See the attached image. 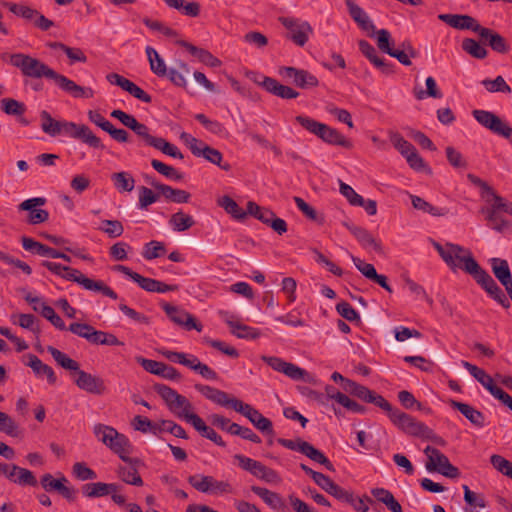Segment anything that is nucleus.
<instances>
[{"label":"nucleus","mask_w":512,"mask_h":512,"mask_svg":"<svg viewBox=\"0 0 512 512\" xmlns=\"http://www.w3.org/2000/svg\"><path fill=\"white\" fill-rule=\"evenodd\" d=\"M40 118L41 129L51 137L63 133L70 138L81 141L93 149H105L101 139L96 136L87 125L70 121H57L53 119L46 110L41 111Z\"/></svg>","instance_id":"1"},{"label":"nucleus","mask_w":512,"mask_h":512,"mask_svg":"<svg viewBox=\"0 0 512 512\" xmlns=\"http://www.w3.org/2000/svg\"><path fill=\"white\" fill-rule=\"evenodd\" d=\"M47 351L62 368L76 372L75 384L79 389L94 395H102L106 392L107 388L101 377L81 370L76 360L71 359L53 346H48Z\"/></svg>","instance_id":"2"},{"label":"nucleus","mask_w":512,"mask_h":512,"mask_svg":"<svg viewBox=\"0 0 512 512\" xmlns=\"http://www.w3.org/2000/svg\"><path fill=\"white\" fill-rule=\"evenodd\" d=\"M93 432L100 442L117 454L124 462L130 464L133 462L140 463L139 459L128 456L131 452L130 441L124 434L119 433L115 428L99 423L94 426Z\"/></svg>","instance_id":"3"},{"label":"nucleus","mask_w":512,"mask_h":512,"mask_svg":"<svg viewBox=\"0 0 512 512\" xmlns=\"http://www.w3.org/2000/svg\"><path fill=\"white\" fill-rule=\"evenodd\" d=\"M465 272L470 274L478 285L486 291V293L499 303L502 307L508 309L510 301L504 291L497 285L491 275L484 270L474 258H468L465 261Z\"/></svg>","instance_id":"4"},{"label":"nucleus","mask_w":512,"mask_h":512,"mask_svg":"<svg viewBox=\"0 0 512 512\" xmlns=\"http://www.w3.org/2000/svg\"><path fill=\"white\" fill-rule=\"evenodd\" d=\"M10 64L18 68L22 75L29 78H42L52 80L55 70L50 68L47 64L24 53H13L10 56Z\"/></svg>","instance_id":"5"},{"label":"nucleus","mask_w":512,"mask_h":512,"mask_svg":"<svg viewBox=\"0 0 512 512\" xmlns=\"http://www.w3.org/2000/svg\"><path fill=\"white\" fill-rule=\"evenodd\" d=\"M154 391L163 399L169 410L178 418L186 421L185 415L193 414V406L190 401L176 390L164 384H154Z\"/></svg>","instance_id":"6"},{"label":"nucleus","mask_w":512,"mask_h":512,"mask_svg":"<svg viewBox=\"0 0 512 512\" xmlns=\"http://www.w3.org/2000/svg\"><path fill=\"white\" fill-rule=\"evenodd\" d=\"M485 200L490 204L488 208H482V213L486 214L488 225L499 232L508 228V221L502 217L503 213L508 212V205L504 202L503 198L496 195L492 189V193L485 194Z\"/></svg>","instance_id":"7"},{"label":"nucleus","mask_w":512,"mask_h":512,"mask_svg":"<svg viewBox=\"0 0 512 512\" xmlns=\"http://www.w3.org/2000/svg\"><path fill=\"white\" fill-rule=\"evenodd\" d=\"M462 366L496 399L500 400L504 405L512 410V397L502 388L497 386L490 375H488L482 368H479L468 361H462Z\"/></svg>","instance_id":"8"},{"label":"nucleus","mask_w":512,"mask_h":512,"mask_svg":"<svg viewBox=\"0 0 512 512\" xmlns=\"http://www.w3.org/2000/svg\"><path fill=\"white\" fill-rule=\"evenodd\" d=\"M424 453L427 456V462L425 466L428 471L438 472L439 474L451 479L459 477V469L452 465L448 457L440 450L432 446H427L424 449Z\"/></svg>","instance_id":"9"},{"label":"nucleus","mask_w":512,"mask_h":512,"mask_svg":"<svg viewBox=\"0 0 512 512\" xmlns=\"http://www.w3.org/2000/svg\"><path fill=\"white\" fill-rule=\"evenodd\" d=\"M62 278L67 281L75 282L86 290L99 292L111 299L116 300L118 298L116 292L107 286L103 281L90 279L75 268L67 266Z\"/></svg>","instance_id":"10"},{"label":"nucleus","mask_w":512,"mask_h":512,"mask_svg":"<svg viewBox=\"0 0 512 512\" xmlns=\"http://www.w3.org/2000/svg\"><path fill=\"white\" fill-rule=\"evenodd\" d=\"M262 361L265 362L267 365H269L273 370L277 372H281L285 374L287 377H289L292 380H303L308 383H315V378L313 375L308 373L303 368L290 363L286 362L283 359L276 357V356H262Z\"/></svg>","instance_id":"11"},{"label":"nucleus","mask_w":512,"mask_h":512,"mask_svg":"<svg viewBox=\"0 0 512 512\" xmlns=\"http://www.w3.org/2000/svg\"><path fill=\"white\" fill-rule=\"evenodd\" d=\"M472 116L481 126L490 130L492 133L506 139L512 136V127L493 112L475 109L472 111Z\"/></svg>","instance_id":"12"},{"label":"nucleus","mask_w":512,"mask_h":512,"mask_svg":"<svg viewBox=\"0 0 512 512\" xmlns=\"http://www.w3.org/2000/svg\"><path fill=\"white\" fill-rule=\"evenodd\" d=\"M247 215H251L263 224L271 227L279 235H283L288 230L285 220L277 217L272 210L261 207L253 201L247 202Z\"/></svg>","instance_id":"13"},{"label":"nucleus","mask_w":512,"mask_h":512,"mask_svg":"<svg viewBox=\"0 0 512 512\" xmlns=\"http://www.w3.org/2000/svg\"><path fill=\"white\" fill-rule=\"evenodd\" d=\"M120 486L117 483L91 482L82 485L81 492L87 498H99L111 495V499L117 505H124L125 496L118 494Z\"/></svg>","instance_id":"14"},{"label":"nucleus","mask_w":512,"mask_h":512,"mask_svg":"<svg viewBox=\"0 0 512 512\" xmlns=\"http://www.w3.org/2000/svg\"><path fill=\"white\" fill-rule=\"evenodd\" d=\"M189 484L199 492L207 494L231 493L232 487L226 481H218L212 476L192 475L188 477Z\"/></svg>","instance_id":"15"},{"label":"nucleus","mask_w":512,"mask_h":512,"mask_svg":"<svg viewBox=\"0 0 512 512\" xmlns=\"http://www.w3.org/2000/svg\"><path fill=\"white\" fill-rule=\"evenodd\" d=\"M279 20L288 30V39L292 40L300 47H303L307 43L309 36L313 32L312 27L308 22L290 17H281Z\"/></svg>","instance_id":"16"},{"label":"nucleus","mask_w":512,"mask_h":512,"mask_svg":"<svg viewBox=\"0 0 512 512\" xmlns=\"http://www.w3.org/2000/svg\"><path fill=\"white\" fill-rule=\"evenodd\" d=\"M279 74L301 89H310L319 85L317 77L304 69L283 66L279 69Z\"/></svg>","instance_id":"17"},{"label":"nucleus","mask_w":512,"mask_h":512,"mask_svg":"<svg viewBox=\"0 0 512 512\" xmlns=\"http://www.w3.org/2000/svg\"><path fill=\"white\" fill-rule=\"evenodd\" d=\"M389 419L403 433L418 438L421 437L426 426L425 423L418 421L416 418L398 408L395 412H392Z\"/></svg>","instance_id":"18"},{"label":"nucleus","mask_w":512,"mask_h":512,"mask_svg":"<svg viewBox=\"0 0 512 512\" xmlns=\"http://www.w3.org/2000/svg\"><path fill=\"white\" fill-rule=\"evenodd\" d=\"M234 458L238 461L239 466L243 470L250 472L253 476L261 480L270 483L278 479L277 472L265 466L260 461L254 460L252 458L240 454L235 455Z\"/></svg>","instance_id":"19"},{"label":"nucleus","mask_w":512,"mask_h":512,"mask_svg":"<svg viewBox=\"0 0 512 512\" xmlns=\"http://www.w3.org/2000/svg\"><path fill=\"white\" fill-rule=\"evenodd\" d=\"M160 306L173 323L185 327L188 331L192 329H195L198 332L202 331L203 326L200 323H197L195 318L184 309L167 302L160 303Z\"/></svg>","instance_id":"20"},{"label":"nucleus","mask_w":512,"mask_h":512,"mask_svg":"<svg viewBox=\"0 0 512 512\" xmlns=\"http://www.w3.org/2000/svg\"><path fill=\"white\" fill-rule=\"evenodd\" d=\"M238 413L245 416L261 433L273 437L275 435L272 421L264 417L257 409L247 403H239Z\"/></svg>","instance_id":"21"},{"label":"nucleus","mask_w":512,"mask_h":512,"mask_svg":"<svg viewBox=\"0 0 512 512\" xmlns=\"http://www.w3.org/2000/svg\"><path fill=\"white\" fill-rule=\"evenodd\" d=\"M444 262L452 269L461 268L465 271V261L468 258H474L469 250H465L462 246L447 243L444 254L441 255Z\"/></svg>","instance_id":"22"},{"label":"nucleus","mask_w":512,"mask_h":512,"mask_svg":"<svg viewBox=\"0 0 512 512\" xmlns=\"http://www.w3.org/2000/svg\"><path fill=\"white\" fill-rule=\"evenodd\" d=\"M52 81L64 92L75 98H92L94 91L90 87H83L76 84L73 80L55 71Z\"/></svg>","instance_id":"23"},{"label":"nucleus","mask_w":512,"mask_h":512,"mask_svg":"<svg viewBox=\"0 0 512 512\" xmlns=\"http://www.w3.org/2000/svg\"><path fill=\"white\" fill-rule=\"evenodd\" d=\"M46 199L43 197H35L24 200L19 204L18 209L22 211H29L28 223L36 225L48 220L49 213L44 209H37V206H43Z\"/></svg>","instance_id":"24"},{"label":"nucleus","mask_w":512,"mask_h":512,"mask_svg":"<svg viewBox=\"0 0 512 512\" xmlns=\"http://www.w3.org/2000/svg\"><path fill=\"white\" fill-rule=\"evenodd\" d=\"M358 46L361 53L383 74L391 75L394 73L393 64L386 62L384 58L380 57L375 47L368 41L360 40Z\"/></svg>","instance_id":"25"},{"label":"nucleus","mask_w":512,"mask_h":512,"mask_svg":"<svg viewBox=\"0 0 512 512\" xmlns=\"http://www.w3.org/2000/svg\"><path fill=\"white\" fill-rule=\"evenodd\" d=\"M490 264L493 274L505 287L509 297L512 298V275L508 261L501 258H491Z\"/></svg>","instance_id":"26"},{"label":"nucleus","mask_w":512,"mask_h":512,"mask_svg":"<svg viewBox=\"0 0 512 512\" xmlns=\"http://www.w3.org/2000/svg\"><path fill=\"white\" fill-rule=\"evenodd\" d=\"M438 18L453 28L460 30H471L475 33L478 32L481 26L476 19L469 15L440 14Z\"/></svg>","instance_id":"27"},{"label":"nucleus","mask_w":512,"mask_h":512,"mask_svg":"<svg viewBox=\"0 0 512 512\" xmlns=\"http://www.w3.org/2000/svg\"><path fill=\"white\" fill-rule=\"evenodd\" d=\"M185 416L186 422L191 424L194 429L201 434L202 437L211 440L220 447L226 446V443L223 441L222 437L214 429L207 426L199 415L193 413L192 415Z\"/></svg>","instance_id":"28"},{"label":"nucleus","mask_w":512,"mask_h":512,"mask_svg":"<svg viewBox=\"0 0 512 512\" xmlns=\"http://www.w3.org/2000/svg\"><path fill=\"white\" fill-rule=\"evenodd\" d=\"M196 157H202L208 162L217 165L219 168H221L224 171H230L231 165L228 162H223V155L222 153L207 145L205 142L202 141V145H199L198 148L193 153Z\"/></svg>","instance_id":"29"},{"label":"nucleus","mask_w":512,"mask_h":512,"mask_svg":"<svg viewBox=\"0 0 512 512\" xmlns=\"http://www.w3.org/2000/svg\"><path fill=\"white\" fill-rule=\"evenodd\" d=\"M263 88L282 99H294L299 96V92L295 89L279 83L276 79L271 77H261Z\"/></svg>","instance_id":"30"},{"label":"nucleus","mask_w":512,"mask_h":512,"mask_svg":"<svg viewBox=\"0 0 512 512\" xmlns=\"http://www.w3.org/2000/svg\"><path fill=\"white\" fill-rule=\"evenodd\" d=\"M179 46L185 48L192 56L196 57L201 63L216 68L221 65V61L213 56L208 50L199 48L185 40L176 42Z\"/></svg>","instance_id":"31"},{"label":"nucleus","mask_w":512,"mask_h":512,"mask_svg":"<svg viewBox=\"0 0 512 512\" xmlns=\"http://www.w3.org/2000/svg\"><path fill=\"white\" fill-rule=\"evenodd\" d=\"M477 33L481 40L487 43L495 52L507 53L509 51V45L506 40L493 30L480 26Z\"/></svg>","instance_id":"32"},{"label":"nucleus","mask_w":512,"mask_h":512,"mask_svg":"<svg viewBox=\"0 0 512 512\" xmlns=\"http://www.w3.org/2000/svg\"><path fill=\"white\" fill-rule=\"evenodd\" d=\"M150 185L166 200L174 203H187L191 197V194L185 190L176 189L160 182H150Z\"/></svg>","instance_id":"33"},{"label":"nucleus","mask_w":512,"mask_h":512,"mask_svg":"<svg viewBox=\"0 0 512 512\" xmlns=\"http://www.w3.org/2000/svg\"><path fill=\"white\" fill-rule=\"evenodd\" d=\"M349 15L365 31H375V25L370 20L368 14L353 0H346Z\"/></svg>","instance_id":"34"},{"label":"nucleus","mask_w":512,"mask_h":512,"mask_svg":"<svg viewBox=\"0 0 512 512\" xmlns=\"http://www.w3.org/2000/svg\"><path fill=\"white\" fill-rule=\"evenodd\" d=\"M322 141L336 146H342L344 148H352V142L346 139L338 130L332 128L326 124H323L319 134L317 135Z\"/></svg>","instance_id":"35"},{"label":"nucleus","mask_w":512,"mask_h":512,"mask_svg":"<svg viewBox=\"0 0 512 512\" xmlns=\"http://www.w3.org/2000/svg\"><path fill=\"white\" fill-rule=\"evenodd\" d=\"M114 270L131 278L143 290H145L147 292H155L156 291V287L158 285L159 280L144 277V276L140 275L139 273L132 271L129 267L124 266V265H115Z\"/></svg>","instance_id":"36"},{"label":"nucleus","mask_w":512,"mask_h":512,"mask_svg":"<svg viewBox=\"0 0 512 512\" xmlns=\"http://www.w3.org/2000/svg\"><path fill=\"white\" fill-rule=\"evenodd\" d=\"M450 406L458 410L473 425L477 427H483L485 425V417L483 413L479 410H476L471 405L458 402L456 400H450Z\"/></svg>","instance_id":"37"},{"label":"nucleus","mask_w":512,"mask_h":512,"mask_svg":"<svg viewBox=\"0 0 512 512\" xmlns=\"http://www.w3.org/2000/svg\"><path fill=\"white\" fill-rule=\"evenodd\" d=\"M251 491L259 496L273 510L283 511L286 508L283 498L276 492L259 486H252Z\"/></svg>","instance_id":"38"},{"label":"nucleus","mask_w":512,"mask_h":512,"mask_svg":"<svg viewBox=\"0 0 512 512\" xmlns=\"http://www.w3.org/2000/svg\"><path fill=\"white\" fill-rule=\"evenodd\" d=\"M27 358L28 362L26 365L33 370L36 376L40 377L45 375L48 383L51 385H54L57 382V377L52 367L44 364L36 355L28 354Z\"/></svg>","instance_id":"39"},{"label":"nucleus","mask_w":512,"mask_h":512,"mask_svg":"<svg viewBox=\"0 0 512 512\" xmlns=\"http://www.w3.org/2000/svg\"><path fill=\"white\" fill-rule=\"evenodd\" d=\"M370 492L378 502L383 503L391 512H403L402 506L389 490L372 488Z\"/></svg>","instance_id":"40"},{"label":"nucleus","mask_w":512,"mask_h":512,"mask_svg":"<svg viewBox=\"0 0 512 512\" xmlns=\"http://www.w3.org/2000/svg\"><path fill=\"white\" fill-rule=\"evenodd\" d=\"M351 233L361 244L362 247H372L375 252L382 253L381 243L377 241L367 229L360 226L353 227L351 229Z\"/></svg>","instance_id":"41"},{"label":"nucleus","mask_w":512,"mask_h":512,"mask_svg":"<svg viewBox=\"0 0 512 512\" xmlns=\"http://www.w3.org/2000/svg\"><path fill=\"white\" fill-rule=\"evenodd\" d=\"M129 466H119L117 470L118 477L125 483L134 485V486H142L143 480L137 471V464L133 462L132 464L128 463Z\"/></svg>","instance_id":"42"},{"label":"nucleus","mask_w":512,"mask_h":512,"mask_svg":"<svg viewBox=\"0 0 512 512\" xmlns=\"http://www.w3.org/2000/svg\"><path fill=\"white\" fill-rule=\"evenodd\" d=\"M145 52L151 71L158 77H165L167 75L168 68L159 53L151 46H147Z\"/></svg>","instance_id":"43"},{"label":"nucleus","mask_w":512,"mask_h":512,"mask_svg":"<svg viewBox=\"0 0 512 512\" xmlns=\"http://www.w3.org/2000/svg\"><path fill=\"white\" fill-rule=\"evenodd\" d=\"M301 453L304 454L309 459H311L312 461L323 465L329 471H335L332 462L320 450L316 449L309 442L304 443L301 446Z\"/></svg>","instance_id":"44"},{"label":"nucleus","mask_w":512,"mask_h":512,"mask_svg":"<svg viewBox=\"0 0 512 512\" xmlns=\"http://www.w3.org/2000/svg\"><path fill=\"white\" fill-rule=\"evenodd\" d=\"M177 65L179 70L175 68H170L167 70V75L165 77H167L175 86L186 89L187 81L184 76V73H190V68L188 64L183 61H179Z\"/></svg>","instance_id":"45"},{"label":"nucleus","mask_w":512,"mask_h":512,"mask_svg":"<svg viewBox=\"0 0 512 512\" xmlns=\"http://www.w3.org/2000/svg\"><path fill=\"white\" fill-rule=\"evenodd\" d=\"M426 89L414 87L413 94L417 100H423L426 97L440 99L443 97L442 92L438 89L436 81L433 77L429 76L425 81Z\"/></svg>","instance_id":"46"},{"label":"nucleus","mask_w":512,"mask_h":512,"mask_svg":"<svg viewBox=\"0 0 512 512\" xmlns=\"http://www.w3.org/2000/svg\"><path fill=\"white\" fill-rule=\"evenodd\" d=\"M169 224L176 232H183L194 226L195 221L192 216L183 213L181 210L172 214Z\"/></svg>","instance_id":"47"},{"label":"nucleus","mask_w":512,"mask_h":512,"mask_svg":"<svg viewBox=\"0 0 512 512\" xmlns=\"http://www.w3.org/2000/svg\"><path fill=\"white\" fill-rule=\"evenodd\" d=\"M21 242H22V246L25 250L31 251L40 256H47V257L52 258L53 253L55 251L54 248H51L47 245L37 242L34 239L27 237V236H23L21 238Z\"/></svg>","instance_id":"48"},{"label":"nucleus","mask_w":512,"mask_h":512,"mask_svg":"<svg viewBox=\"0 0 512 512\" xmlns=\"http://www.w3.org/2000/svg\"><path fill=\"white\" fill-rule=\"evenodd\" d=\"M297 208L311 221H314L320 225L325 223V217L323 214H319L312 206L304 201L301 197L295 196L293 198Z\"/></svg>","instance_id":"49"},{"label":"nucleus","mask_w":512,"mask_h":512,"mask_svg":"<svg viewBox=\"0 0 512 512\" xmlns=\"http://www.w3.org/2000/svg\"><path fill=\"white\" fill-rule=\"evenodd\" d=\"M111 179L115 188L121 192H131L135 186L134 178L128 172L112 174Z\"/></svg>","instance_id":"50"},{"label":"nucleus","mask_w":512,"mask_h":512,"mask_svg":"<svg viewBox=\"0 0 512 512\" xmlns=\"http://www.w3.org/2000/svg\"><path fill=\"white\" fill-rule=\"evenodd\" d=\"M221 207L237 220H244L247 217V210H243L231 197L223 196L219 201Z\"/></svg>","instance_id":"51"},{"label":"nucleus","mask_w":512,"mask_h":512,"mask_svg":"<svg viewBox=\"0 0 512 512\" xmlns=\"http://www.w3.org/2000/svg\"><path fill=\"white\" fill-rule=\"evenodd\" d=\"M345 392L352 396L359 398L360 400L368 403V399L372 395V391L366 386H363L355 381H345Z\"/></svg>","instance_id":"52"},{"label":"nucleus","mask_w":512,"mask_h":512,"mask_svg":"<svg viewBox=\"0 0 512 512\" xmlns=\"http://www.w3.org/2000/svg\"><path fill=\"white\" fill-rule=\"evenodd\" d=\"M5 5L8 7L9 11L16 16L22 17L23 19L34 23L38 10L26 5L10 2L5 3Z\"/></svg>","instance_id":"53"},{"label":"nucleus","mask_w":512,"mask_h":512,"mask_svg":"<svg viewBox=\"0 0 512 512\" xmlns=\"http://www.w3.org/2000/svg\"><path fill=\"white\" fill-rule=\"evenodd\" d=\"M157 426V434L159 432H168L177 438L188 439L184 428L172 420H162L160 423H157Z\"/></svg>","instance_id":"54"},{"label":"nucleus","mask_w":512,"mask_h":512,"mask_svg":"<svg viewBox=\"0 0 512 512\" xmlns=\"http://www.w3.org/2000/svg\"><path fill=\"white\" fill-rule=\"evenodd\" d=\"M411 202H412V206L415 209L420 210L424 213L430 214L432 216L445 215V211L443 209H439V208L433 206L432 204H430L429 202H427L426 200H424L423 198H421L419 196L411 195Z\"/></svg>","instance_id":"55"},{"label":"nucleus","mask_w":512,"mask_h":512,"mask_svg":"<svg viewBox=\"0 0 512 512\" xmlns=\"http://www.w3.org/2000/svg\"><path fill=\"white\" fill-rule=\"evenodd\" d=\"M152 167L163 176L175 180V181H182L184 179V175L180 172H178L175 168L172 166H169L159 160L153 159L151 161Z\"/></svg>","instance_id":"56"},{"label":"nucleus","mask_w":512,"mask_h":512,"mask_svg":"<svg viewBox=\"0 0 512 512\" xmlns=\"http://www.w3.org/2000/svg\"><path fill=\"white\" fill-rule=\"evenodd\" d=\"M462 49L476 59H484L487 56L486 48L472 38L463 40Z\"/></svg>","instance_id":"57"},{"label":"nucleus","mask_w":512,"mask_h":512,"mask_svg":"<svg viewBox=\"0 0 512 512\" xmlns=\"http://www.w3.org/2000/svg\"><path fill=\"white\" fill-rule=\"evenodd\" d=\"M1 109L7 115L21 116L26 111V106L15 99L3 98L1 100Z\"/></svg>","instance_id":"58"},{"label":"nucleus","mask_w":512,"mask_h":512,"mask_svg":"<svg viewBox=\"0 0 512 512\" xmlns=\"http://www.w3.org/2000/svg\"><path fill=\"white\" fill-rule=\"evenodd\" d=\"M68 330L73 334L86 339L88 342H92L95 335L96 329L87 323H71Z\"/></svg>","instance_id":"59"},{"label":"nucleus","mask_w":512,"mask_h":512,"mask_svg":"<svg viewBox=\"0 0 512 512\" xmlns=\"http://www.w3.org/2000/svg\"><path fill=\"white\" fill-rule=\"evenodd\" d=\"M72 474L80 481L94 480L97 478L96 472L84 462L74 463L72 466Z\"/></svg>","instance_id":"60"},{"label":"nucleus","mask_w":512,"mask_h":512,"mask_svg":"<svg viewBox=\"0 0 512 512\" xmlns=\"http://www.w3.org/2000/svg\"><path fill=\"white\" fill-rule=\"evenodd\" d=\"M166 252L165 246L162 242L152 240L145 244L142 256L146 260H152L161 257Z\"/></svg>","instance_id":"61"},{"label":"nucleus","mask_w":512,"mask_h":512,"mask_svg":"<svg viewBox=\"0 0 512 512\" xmlns=\"http://www.w3.org/2000/svg\"><path fill=\"white\" fill-rule=\"evenodd\" d=\"M139 191V208L140 209H146L151 204L158 201L161 194L157 191V193H154L150 188L146 186H140L138 188Z\"/></svg>","instance_id":"62"},{"label":"nucleus","mask_w":512,"mask_h":512,"mask_svg":"<svg viewBox=\"0 0 512 512\" xmlns=\"http://www.w3.org/2000/svg\"><path fill=\"white\" fill-rule=\"evenodd\" d=\"M192 364L189 365V369L197 372L200 374L203 378L207 380H217L218 375L217 373L211 369L208 365L202 363L199 361V359L196 356H192Z\"/></svg>","instance_id":"63"},{"label":"nucleus","mask_w":512,"mask_h":512,"mask_svg":"<svg viewBox=\"0 0 512 512\" xmlns=\"http://www.w3.org/2000/svg\"><path fill=\"white\" fill-rule=\"evenodd\" d=\"M92 344L95 345H107V346H123L124 343L120 341L114 334L96 330L95 335L92 339Z\"/></svg>","instance_id":"64"}]
</instances>
